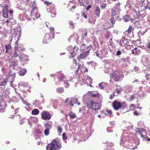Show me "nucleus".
Segmentation results:
<instances>
[{
	"label": "nucleus",
	"instance_id": "4d7b16f0",
	"mask_svg": "<svg viewBox=\"0 0 150 150\" xmlns=\"http://www.w3.org/2000/svg\"><path fill=\"white\" fill-rule=\"evenodd\" d=\"M107 131L108 132H113V130L111 129V128L110 127H108L107 128Z\"/></svg>",
	"mask_w": 150,
	"mask_h": 150
},
{
	"label": "nucleus",
	"instance_id": "4be33fe9",
	"mask_svg": "<svg viewBox=\"0 0 150 150\" xmlns=\"http://www.w3.org/2000/svg\"><path fill=\"white\" fill-rule=\"evenodd\" d=\"M20 60L21 61H25L28 60V56L22 54L19 56Z\"/></svg>",
	"mask_w": 150,
	"mask_h": 150
},
{
	"label": "nucleus",
	"instance_id": "603ef678",
	"mask_svg": "<svg viewBox=\"0 0 150 150\" xmlns=\"http://www.w3.org/2000/svg\"><path fill=\"white\" fill-rule=\"evenodd\" d=\"M99 94L98 93L97 94L92 93L91 94V96L93 97H96L98 96Z\"/></svg>",
	"mask_w": 150,
	"mask_h": 150
},
{
	"label": "nucleus",
	"instance_id": "aec40b11",
	"mask_svg": "<svg viewBox=\"0 0 150 150\" xmlns=\"http://www.w3.org/2000/svg\"><path fill=\"white\" fill-rule=\"evenodd\" d=\"M18 63L17 62L11 60L9 62V66L12 67L13 68H14L16 70H17V68L16 67Z\"/></svg>",
	"mask_w": 150,
	"mask_h": 150
},
{
	"label": "nucleus",
	"instance_id": "39448f33",
	"mask_svg": "<svg viewBox=\"0 0 150 150\" xmlns=\"http://www.w3.org/2000/svg\"><path fill=\"white\" fill-rule=\"evenodd\" d=\"M32 8L31 11L30 17L31 19H33V20H35V18L37 19L40 17V14L38 12V8L36 6L35 2L34 1L33 2V4Z\"/></svg>",
	"mask_w": 150,
	"mask_h": 150
},
{
	"label": "nucleus",
	"instance_id": "680f3d73",
	"mask_svg": "<svg viewBox=\"0 0 150 150\" xmlns=\"http://www.w3.org/2000/svg\"><path fill=\"white\" fill-rule=\"evenodd\" d=\"M146 80H149V79L150 78L149 77V74H147L146 76Z\"/></svg>",
	"mask_w": 150,
	"mask_h": 150
},
{
	"label": "nucleus",
	"instance_id": "6e6552de",
	"mask_svg": "<svg viewBox=\"0 0 150 150\" xmlns=\"http://www.w3.org/2000/svg\"><path fill=\"white\" fill-rule=\"evenodd\" d=\"M96 56L100 59H102L105 57L108 54L107 50H102L100 51H98L95 52Z\"/></svg>",
	"mask_w": 150,
	"mask_h": 150
},
{
	"label": "nucleus",
	"instance_id": "6ab92c4d",
	"mask_svg": "<svg viewBox=\"0 0 150 150\" xmlns=\"http://www.w3.org/2000/svg\"><path fill=\"white\" fill-rule=\"evenodd\" d=\"M55 142H52L50 144H48L46 147L47 150H56V148L54 145Z\"/></svg>",
	"mask_w": 150,
	"mask_h": 150
},
{
	"label": "nucleus",
	"instance_id": "5701e85b",
	"mask_svg": "<svg viewBox=\"0 0 150 150\" xmlns=\"http://www.w3.org/2000/svg\"><path fill=\"white\" fill-rule=\"evenodd\" d=\"M100 12V8L98 7L97 6L95 8L94 10V13L95 15L97 16H99Z\"/></svg>",
	"mask_w": 150,
	"mask_h": 150
},
{
	"label": "nucleus",
	"instance_id": "2f4dec72",
	"mask_svg": "<svg viewBox=\"0 0 150 150\" xmlns=\"http://www.w3.org/2000/svg\"><path fill=\"white\" fill-rule=\"evenodd\" d=\"M19 86H23L25 87H26L28 86V83L23 82H21L19 84Z\"/></svg>",
	"mask_w": 150,
	"mask_h": 150
},
{
	"label": "nucleus",
	"instance_id": "a211bd4d",
	"mask_svg": "<svg viewBox=\"0 0 150 150\" xmlns=\"http://www.w3.org/2000/svg\"><path fill=\"white\" fill-rule=\"evenodd\" d=\"M51 38L50 35L47 33L45 34L42 41L43 43L46 44L50 42L51 40Z\"/></svg>",
	"mask_w": 150,
	"mask_h": 150
},
{
	"label": "nucleus",
	"instance_id": "13d9d810",
	"mask_svg": "<svg viewBox=\"0 0 150 150\" xmlns=\"http://www.w3.org/2000/svg\"><path fill=\"white\" fill-rule=\"evenodd\" d=\"M50 32L51 33H52L54 30V28L52 27H50Z\"/></svg>",
	"mask_w": 150,
	"mask_h": 150
},
{
	"label": "nucleus",
	"instance_id": "4468645a",
	"mask_svg": "<svg viewBox=\"0 0 150 150\" xmlns=\"http://www.w3.org/2000/svg\"><path fill=\"white\" fill-rule=\"evenodd\" d=\"M88 69L85 68L84 65L82 64L81 65H79L78 66L77 69L76 71V73H78L79 71L81 72H85L87 71Z\"/></svg>",
	"mask_w": 150,
	"mask_h": 150
},
{
	"label": "nucleus",
	"instance_id": "a19ab883",
	"mask_svg": "<svg viewBox=\"0 0 150 150\" xmlns=\"http://www.w3.org/2000/svg\"><path fill=\"white\" fill-rule=\"evenodd\" d=\"M146 46L148 48V52L150 53V42H149L146 45Z\"/></svg>",
	"mask_w": 150,
	"mask_h": 150
},
{
	"label": "nucleus",
	"instance_id": "f3484780",
	"mask_svg": "<svg viewBox=\"0 0 150 150\" xmlns=\"http://www.w3.org/2000/svg\"><path fill=\"white\" fill-rule=\"evenodd\" d=\"M73 103L77 104L78 105H80V103L78 102L77 99L74 97L71 98V100L69 101V104L71 105V106L72 107L74 106Z\"/></svg>",
	"mask_w": 150,
	"mask_h": 150
},
{
	"label": "nucleus",
	"instance_id": "37998d69",
	"mask_svg": "<svg viewBox=\"0 0 150 150\" xmlns=\"http://www.w3.org/2000/svg\"><path fill=\"white\" fill-rule=\"evenodd\" d=\"M121 89L120 87V86H117L116 88V91L117 92L118 94H119L120 93L121 91Z\"/></svg>",
	"mask_w": 150,
	"mask_h": 150
},
{
	"label": "nucleus",
	"instance_id": "e2e57ef3",
	"mask_svg": "<svg viewBox=\"0 0 150 150\" xmlns=\"http://www.w3.org/2000/svg\"><path fill=\"white\" fill-rule=\"evenodd\" d=\"M74 36V35H72L71 36H70L68 38V40L69 42H70V40L71 39V38H72Z\"/></svg>",
	"mask_w": 150,
	"mask_h": 150
},
{
	"label": "nucleus",
	"instance_id": "20e7f679",
	"mask_svg": "<svg viewBox=\"0 0 150 150\" xmlns=\"http://www.w3.org/2000/svg\"><path fill=\"white\" fill-rule=\"evenodd\" d=\"M110 77L115 82L120 81L124 77V75L119 70L117 69L111 74Z\"/></svg>",
	"mask_w": 150,
	"mask_h": 150
},
{
	"label": "nucleus",
	"instance_id": "5fc2aeb1",
	"mask_svg": "<svg viewBox=\"0 0 150 150\" xmlns=\"http://www.w3.org/2000/svg\"><path fill=\"white\" fill-rule=\"evenodd\" d=\"M62 138L64 139H67V137L66 136V134L65 133H63L62 134Z\"/></svg>",
	"mask_w": 150,
	"mask_h": 150
},
{
	"label": "nucleus",
	"instance_id": "09e8293b",
	"mask_svg": "<svg viewBox=\"0 0 150 150\" xmlns=\"http://www.w3.org/2000/svg\"><path fill=\"white\" fill-rule=\"evenodd\" d=\"M69 115L70 116V118L74 119L76 117V115L75 113H74L72 115Z\"/></svg>",
	"mask_w": 150,
	"mask_h": 150
},
{
	"label": "nucleus",
	"instance_id": "b1692460",
	"mask_svg": "<svg viewBox=\"0 0 150 150\" xmlns=\"http://www.w3.org/2000/svg\"><path fill=\"white\" fill-rule=\"evenodd\" d=\"M5 49H6L5 53H7V52L10 53L12 50L11 45L9 44L6 45L5 46Z\"/></svg>",
	"mask_w": 150,
	"mask_h": 150
},
{
	"label": "nucleus",
	"instance_id": "a878e982",
	"mask_svg": "<svg viewBox=\"0 0 150 150\" xmlns=\"http://www.w3.org/2000/svg\"><path fill=\"white\" fill-rule=\"evenodd\" d=\"M53 142H55V143H54V145H55V146L56 149H61V145L59 143L58 141L54 140V141H53Z\"/></svg>",
	"mask_w": 150,
	"mask_h": 150
},
{
	"label": "nucleus",
	"instance_id": "bf43d9fd",
	"mask_svg": "<svg viewBox=\"0 0 150 150\" xmlns=\"http://www.w3.org/2000/svg\"><path fill=\"white\" fill-rule=\"evenodd\" d=\"M121 54V51L120 50H118L117 51L116 53V55L117 56H119Z\"/></svg>",
	"mask_w": 150,
	"mask_h": 150
},
{
	"label": "nucleus",
	"instance_id": "2eb2a0df",
	"mask_svg": "<svg viewBox=\"0 0 150 150\" xmlns=\"http://www.w3.org/2000/svg\"><path fill=\"white\" fill-rule=\"evenodd\" d=\"M113 107L116 110H117L121 109L120 102L117 100L114 101L113 103Z\"/></svg>",
	"mask_w": 150,
	"mask_h": 150
},
{
	"label": "nucleus",
	"instance_id": "774afa93",
	"mask_svg": "<svg viewBox=\"0 0 150 150\" xmlns=\"http://www.w3.org/2000/svg\"><path fill=\"white\" fill-rule=\"evenodd\" d=\"M87 79L88 80H89L90 82H92V79L91 78L89 77H88Z\"/></svg>",
	"mask_w": 150,
	"mask_h": 150
},
{
	"label": "nucleus",
	"instance_id": "c756f323",
	"mask_svg": "<svg viewBox=\"0 0 150 150\" xmlns=\"http://www.w3.org/2000/svg\"><path fill=\"white\" fill-rule=\"evenodd\" d=\"M7 81L8 79H4L2 82L0 83V86H5L7 84Z\"/></svg>",
	"mask_w": 150,
	"mask_h": 150
},
{
	"label": "nucleus",
	"instance_id": "e433bc0d",
	"mask_svg": "<svg viewBox=\"0 0 150 150\" xmlns=\"http://www.w3.org/2000/svg\"><path fill=\"white\" fill-rule=\"evenodd\" d=\"M61 73L60 72H57L55 74H51L50 75V76L51 77H54V81H55V79H56L57 80V76L56 75V74L58 73Z\"/></svg>",
	"mask_w": 150,
	"mask_h": 150
},
{
	"label": "nucleus",
	"instance_id": "4c0bfd02",
	"mask_svg": "<svg viewBox=\"0 0 150 150\" xmlns=\"http://www.w3.org/2000/svg\"><path fill=\"white\" fill-rule=\"evenodd\" d=\"M110 34L111 33L109 31L107 30L106 31V34L105 36L107 38H108L110 35Z\"/></svg>",
	"mask_w": 150,
	"mask_h": 150
},
{
	"label": "nucleus",
	"instance_id": "ddd939ff",
	"mask_svg": "<svg viewBox=\"0 0 150 150\" xmlns=\"http://www.w3.org/2000/svg\"><path fill=\"white\" fill-rule=\"evenodd\" d=\"M45 129L44 130V134L45 136H48L50 133V130L51 129V126L47 123H45L44 125Z\"/></svg>",
	"mask_w": 150,
	"mask_h": 150
},
{
	"label": "nucleus",
	"instance_id": "473e14b6",
	"mask_svg": "<svg viewBox=\"0 0 150 150\" xmlns=\"http://www.w3.org/2000/svg\"><path fill=\"white\" fill-rule=\"evenodd\" d=\"M120 104L121 108H125L127 107V104L125 102H123L122 103L120 102Z\"/></svg>",
	"mask_w": 150,
	"mask_h": 150
},
{
	"label": "nucleus",
	"instance_id": "7c9ffc66",
	"mask_svg": "<svg viewBox=\"0 0 150 150\" xmlns=\"http://www.w3.org/2000/svg\"><path fill=\"white\" fill-rule=\"evenodd\" d=\"M57 92L59 93H63L64 91V89L62 87H58L56 89Z\"/></svg>",
	"mask_w": 150,
	"mask_h": 150
},
{
	"label": "nucleus",
	"instance_id": "c03bdc74",
	"mask_svg": "<svg viewBox=\"0 0 150 150\" xmlns=\"http://www.w3.org/2000/svg\"><path fill=\"white\" fill-rule=\"evenodd\" d=\"M2 2H3V4L4 5V6L7 5V3L8 2V0H2Z\"/></svg>",
	"mask_w": 150,
	"mask_h": 150
},
{
	"label": "nucleus",
	"instance_id": "f8f14e48",
	"mask_svg": "<svg viewBox=\"0 0 150 150\" xmlns=\"http://www.w3.org/2000/svg\"><path fill=\"white\" fill-rule=\"evenodd\" d=\"M44 3L47 5V8H50V12L55 11L54 4H52V2H49L48 1H46Z\"/></svg>",
	"mask_w": 150,
	"mask_h": 150
},
{
	"label": "nucleus",
	"instance_id": "0eeeda50",
	"mask_svg": "<svg viewBox=\"0 0 150 150\" xmlns=\"http://www.w3.org/2000/svg\"><path fill=\"white\" fill-rule=\"evenodd\" d=\"M128 36H123L121 40H120V46L122 47H126L127 46H128L129 43L131 42V40H128L127 38Z\"/></svg>",
	"mask_w": 150,
	"mask_h": 150
},
{
	"label": "nucleus",
	"instance_id": "0e129e2a",
	"mask_svg": "<svg viewBox=\"0 0 150 150\" xmlns=\"http://www.w3.org/2000/svg\"><path fill=\"white\" fill-rule=\"evenodd\" d=\"M108 145L110 146H113L114 145V144L113 143H112V142L110 143V142H109L108 143Z\"/></svg>",
	"mask_w": 150,
	"mask_h": 150
},
{
	"label": "nucleus",
	"instance_id": "1a4fd4ad",
	"mask_svg": "<svg viewBox=\"0 0 150 150\" xmlns=\"http://www.w3.org/2000/svg\"><path fill=\"white\" fill-rule=\"evenodd\" d=\"M129 137L127 135L123 134L120 141V143L122 144H124V146L129 145Z\"/></svg>",
	"mask_w": 150,
	"mask_h": 150
},
{
	"label": "nucleus",
	"instance_id": "8fccbe9b",
	"mask_svg": "<svg viewBox=\"0 0 150 150\" xmlns=\"http://www.w3.org/2000/svg\"><path fill=\"white\" fill-rule=\"evenodd\" d=\"M16 73H14L13 74H11V72L10 71L9 73V76H11L13 78V80H14V79L15 78V74Z\"/></svg>",
	"mask_w": 150,
	"mask_h": 150
},
{
	"label": "nucleus",
	"instance_id": "f704fd0d",
	"mask_svg": "<svg viewBox=\"0 0 150 150\" xmlns=\"http://www.w3.org/2000/svg\"><path fill=\"white\" fill-rule=\"evenodd\" d=\"M132 27L131 26H130L128 29L125 32L124 34H128L130 33L131 32Z\"/></svg>",
	"mask_w": 150,
	"mask_h": 150
},
{
	"label": "nucleus",
	"instance_id": "69168bd1",
	"mask_svg": "<svg viewBox=\"0 0 150 150\" xmlns=\"http://www.w3.org/2000/svg\"><path fill=\"white\" fill-rule=\"evenodd\" d=\"M114 94H112L110 95V99L111 100H112L113 99V97H114Z\"/></svg>",
	"mask_w": 150,
	"mask_h": 150
},
{
	"label": "nucleus",
	"instance_id": "72a5a7b5",
	"mask_svg": "<svg viewBox=\"0 0 150 150\" xmlns=\"http://www.w3.org/2000/svg\"><path fill=\"white\" fill-rule=\"evenodd\" d=\"M33 104L35 105L36 107L39 106L40 104V103L38 100H36L34 102Z\"/></svg>",
	"mask_w": 150,
	"mask_h": 150
},
{
	"label": "nucleus",
	"instance_id": "58836bf2",
	"mask_svg": "<svg viewBox=\"0 0 150 150\" xmlns=\"http://www.w3.org/2000/svg\"><path fill=\"white\" fill-rule=\"evenodd\" d=\"M104 83L103 82L100 83L99 84V86L100 89H103L104 88V85H103Z\"/></svg>",
	"mask_w": 150,
	"mask_h": 150
},
{
	"label": "nucleus",
	"instance_id": "3c124183",
	"mask_svg": "<svg viewBox=\"0 0 150 150\" xmlns=\"http://www.w3.org/2000/svg\"><path fill=\"white\" fill-rule=\"evenodd\" d=\"M87 106L89 108L92 109L93 105H92L91 103V101L90 103H87Z\"/></svg>",
	"mask_w": 150,
	"mask_h": 150
},
{
	"label": "nucleus",
	"instance_id": "de8ad7c7",
	"mask_svg": "<svg viewBox=\"0 0 150 150\" xmlns=\"http://www.w3.org/2000/svg\"><path fill=\"white\" fill-rule=\"evenodd\" d=\"M57 131L58 132L62 133V129L61 127H57Z\"/></svg>",
	"mask_w": 150,
	"mask_h": 150
},
{
	"label": "nucleus",
	"instance_id": "79ce46f5",
	"mask_svg": "<svg viewBox=\"0 0 150 150\" xmlns=\"http://www.w3.org/2000/svg\"><path fill=\"white\" fill-rule=\"evenodd\" d=\"M19 54L17 52V51H16L15 52V54L13 56V57L14 58H16L18 56H19Z\"/></svg>",
	"mask_w": 150,
	"mask_h": 150
},
{
	"label": "nucleus",
	"instance_id": "864d4df0",
	"mask_svg": "<svg viewBox=\"0 0 150 150\" xmlns=\"http://www.w3.org/2000/svg\"><path fill=\"white\" fill-rule=\"evenodd\" d=\"M134 69L135 71L137 72H139V68L138 67H134Z\"/></svg>",
	"mask_w": 150,
	"mask_h": 150
},
{
	"label": "nucleus",
	"instance_id": "f257e3e1",
	"mask_svg": "<svg viewBox=\"0 0 150 150\" xmlns=\"http://www.w3.org/2000/svg\"><path fill=\"white\" fill-rule=\"evenodd\" d=\"M0 6L3 7V16L4 18V23H11L10 20L13 19V11L10 9L7 5L4 6L3 4L2 0H0Z\"/></svg>",
	"mask_w": 150,
	"mask_h": 150
},
{
	"label": "nucleus",
	"instance_id": "bb28decb",
	"mask_svg": "<svg viewBox=\"0 0 150 150\" xmlns=\"http://www.w3.org/2000/svg\"><path fill=\"white\" fill-rule=\"evenodd\" d=\"M27 72V70L25 69H21L18 71V74L20 76L24 75Z\"/></svg>",
	"mask_w": 150,
	"mask_h": 150
},
{
	"label": "nucleus",
	"instance_id": "6e6d98bb",
	"mask_svg": "<svg viewBox=\"0 0 150 150\" xmlns=\"http://www.w3.org/2000/svg\"><path fill=\"white\" fill-rule=\"evenodd\" d=\"M87 64H88L89 65H90L91 66H93V65L94 64V63L93 62H88Z\"/></svg>",
	"mask_w": 150,
	"mask_h": 150
},
{
	"label": "nucleus",
	"instance_id": "f03ea898",
	"mask_svg": "<svg viewBox=\"0 0 150 150\" xmlns=\"http://www.w3.org/2000/svg\"><path fill=\"white\" fill-rule=\"evenodd\" d=\"M116 5L118 7H116L115 9L112 10L111 18L110 19V22H111L112 25L115 23V21L118 19L119 17V13L121 11V9L119 8L120 3H118L116 4Z\"/></svg>",
	"mask_w": 150,
	"mask_h": 150
},
{
	"label": "nucleus",
	"instance_id": "412c9836",
	"mask_svg": "<svg viewBox=\"0 0 150 150\" xmlns=\"http://www.w3.org/2000/svg\"><path fill=\"white\" fill-rule=\"evenodd\" d=\"M92 105H93L92 109L95 110H96L100 109V107L99 104L98 103H94L93 101H91Z\"/></svg>",
	"mask_w": 150,
	"mask_h": 150
},
{
	"label": "nucleus",
	"instance_id": "ea45409f",
	"mask_svg": "<svg viewBox=\"0 0 150 150\" xmlns=\"http://www.w3.org/2000/svg\"><path fill=\"white\" fill-rule=\"evenodd\" d=\"M106 5L107 4H106L103 3L100 5V7L102 9H103L105 8Z\"/></svg>",
	"mask_w": 150,
	"mask_h": 150
},
{
	"label": "nucleus",
	"instance_id": "338daca9",
	"mask_svg": "<svg viewBox=\"0 0 150 150\" xmlns=\"http://www.w3.org/2000/svg\"><path fill=\"white\" fill-rule=\"evenodd\" d=\"M91 5H88L87 7H86V9L87 10H88L89 9L91 8Z\"/></svg>",
	"mask_w": 150,
	"mask_h": 150
},
{
	"label": "nucleus",
	"instance_id": "a18cd8bd",
	"mask_svg": "<svg viewBox=\"0 0 150 150\" xmlns=\"http://www.w3.org/2000/svg\"><path fill=\"white\" fill-rule=\"evenodd\" d=\"M52 14L51 15V17H54L56 15V13L55 12V11H51Z\"/></svg>",
	"mask_w": 150,
	"mask_h": 150
},
{
	"label": "nucleus",
	"instance_id": "49530a36",
	"mask_svg": "<svg viewBox=\"0 0 150 150\" xmlns=\"http://www.w3.org/2000/svg\"><path fill=\"white\" fill-rule=\"evenodd\" d=\"M106 112L110 115V117L112 116V111L111 110H107L106 111Z\"/></svg>",
	"mask_w": 150,
	"mask_h": 150
},
{
	"label": "nucleus",
	"instance_id": "9b49d317",
	"mask_svg": "<svg viewBox=\"0 0 150 150\" xmlns=\"http://www.w3.org/2000/svg\"><path fill=\"white\" fill-rule=\"evenodd\" d=\"M91 48V46L90 45L86 46L84 44H83L80 47V50H82L83 52L89 53Z\"/></svg>",
	"mask_w": 150,
	"mask_h": 150
},
{
	"label": "nucleus",
	"instance_id": "9d476101",
	"mask_svg": "<svg viewBox=\"0 0 150 150\" xmlns=\"http://www.w3.org/2000/svg\"><path fill=\"white\" fill-rule=\"evenodd\" d=\"M42 118L44 120H50L51 116L48 111H44L42 112L41 115Z\"/></svg>",
	"mask_w": 150,
	"mask_h": 150
},
{
	"label": "nucleus",
	"instance_id": "052dcab7",
	"mask_svg": "<svg viewBox=\"0 0 150 150\" xmlns=\"http://www.w3.org/2000/svg\"><path fill=\"white\" fill-rule=\"evenodd\" d=\"M71 100V98H67L66 100L65 103H68V102H69L70 100Z\"/></svg>",
	"mask_w": 150,
	"mask_h": 150
},
{
	"label": "nucleus",
	"instance_id": "393cba45",
	"mask_svg": "<svg viewBox=\"0 0 150 150\" xmlns=\"http://www.w3.org/2000/svg\"><path fill=\"white\" fill-rule=\"evenodd\" d=\"M139 131L138 132L140 133V134L141 135V137L143 138H144V134H146V131L145 129L141 128L140 129H138Z\"/></svg>",
	"mask_w": 150,
	"mask_h": 150
},
{
	"label": "nucleus",
	"instance_id": "c9c22d12",
	"mask_svg": "<svg viewBox=\"0 0 150 150\" xmlns=\"http://www.w3.org/2000/svg\"><path fill=\"white\" fill-rule=\"evenodd\" d=\"M69 25H71L70 27L72 29H74V24L75 23H74L72 21H69Z\"/></svg>",
	"mask_w": 150,
	"mask_h": 150
},
{
	"label": "nucleus",
	"instance_id": "c85d7f7f",
	"mask_svg": "<svg viewBox=\"0 0 150 150\" xmlns=\"http://www.w3.org/2000/svg\"><path fill=\"white\" fill-rule=\"evenodd\" d=\"M39 113V111L37 109H34L32 111V114L33 115H37Z\"/></svg>",
	"mask_w": 150,
	"mask_h": 150
},
{
	"label": "nucleus",
	"instance_id": "423d86ee",
	"mask_svg": "<svg viewBox=\"0 0 150 150\" xmlns=\"http://www.w3.org/2000/svg\"><path fill=\"white\" fill-rule=\"evenodd\" d=\"M67 49L70 52V57L72 58L74 57L77 54L79 48L76 46H75L73 48L72 46L70 45L67 47Z\"/></svg>",
	"mask_w": 150,
	"mask_h": 150
},
{
	"label": "nucleus",
	"instance_id": "dca6fc26",
	"mask_svg": "<svg viewBox=\"0 0 150 150\" xmlns=\"http://www.w3.org/2000/svg\"><path fill=\"white\" fill-rule=\"evenodd\" d=\"M88 53L82 52L77 57V59L79 61L84 59L88 56Z\"/></svg>",
	"mask_w": 150,
	"mask_h": 150
},
{
	"label": "nucleus",
	"instance_id": "cd10ccee",
	"mask_svg": "<svg viewBox=\"0 0 150 150\" xmlns=\"http://www.w3.org/2000/svg\"><path fill=\"white\" fill-rule=\"evenodd\" d=\"M123 19L125 22H127L129 21L131 18L129 16L127 15L124 16Z\"/></svg>",
	"mask_w": 150,
	"mask_h": 150
},
{
	"label": "nucleus",
	"instance_id": "7ed1b4c3",
	"mask_svg": "<svg viewBox=\"0 0 150 150\" xmlns=\"http://www.w3.org/2000/svg\"><path fill=\"white\" fill-rule=\"evenodd\" d=\"M56 75L57 76V79H55V83L57 85H59L60 84L64 82L65 85V87L68 88L69 86V83L66 81V79L65 76L61 73H57Z\"/></svg>",
	"mask_w": 150,
	"mask_h": 150
}]
</instances>
